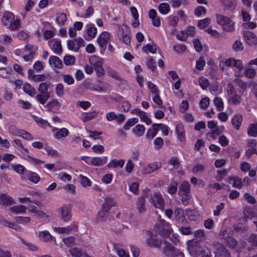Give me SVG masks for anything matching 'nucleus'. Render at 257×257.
<instances>
[{
	"instance_id": "4468645a",
	"label": "nucleus",
	"mask_w": 257,
	"mask_h": 257,
	"mask_svg": "<svg viewBox=\"0 0 257 257\" xmlns=\"http://www.w3.org/2000/svg\"><path fill=\"white\" fill-rule=\"evenodd\" d=\"M151 200L152 203L156 208L161 210L164 209V201L160 193H155L152 196Z\"/></svg>"
},
{
	"instance_id": "20e7f679",
	"label": "nucleus",
	"mask_w": 257,
	"mask_h": 257,
	"mask_svg": "<svg viewBox=\"0 0 257 257\" xmlns=\"http://www.w3.org/2000/svg\"><path fill=\"white\" fill-rule=\"evenodd\" d=\"M89 63L93 66L98 77H101L104 74L103 68V59L98 56L92 55L89 58Z\"/></svg>"
},
{
	"instance_id": "2f4dec72",
	"label": "nucleus",
	"mask_w": 257,
	"mask_h": 257,
	"mask_svg": "<svg viewBox=\"0 0 257 257\" xmlns=\"http://www.w3.org/2000/svg\"><path fill=\"white\" fill-rule=\"evenodd\" d=\"M27 207L22 205H18L11 207L9 210L15 214H23L26 213Z\"/></svg>"
},
{
	"instance_id": "c756f323",
	"label": "nucleus",
	"mask_w": 257,
	"mask_h": 257,
	"mask_svg": "<svg viewBox=\"0 0 257 257\" xmlns=\"http://www.w3.org/2000/svg\"><path fill=\"white\" fill-rule=\"evenodd\" d=\"M132 132L135 136L140 137L144 135L145 127L143 125L138 124L133 128Z\"/></svg>"
},
{
	"instance_id": "864d4df0",
	"label": "nucleus",
	"mask_w": 257,
	"mask_h": 257,
	"mask_svg": "<svg viewBox=\"0 0 257 257\" xmlns=\"http://www.w3.org/2000/svg\"><path fill=\"white\" fill-rule=\"evenodd\" d=\"M199 86L203 89H205L209 86L208 80L204 76H200L198 79Z\"/></svg>"
},
{
	"instance_id": "3c124183",
	"label": "nucleus",
	"mask_w": 257,
	"mask_h": 257,
	"mask_svg": "<svg viewBox=\"0 0 257 257\" xmlns=\"http://www.w3.org/2000/svg\"><path fill=\"white\" fill-rule=\"evenodd\" d=\"M108 211H105L103 208L98 212L97 220L98 221H105L108 217Z\"/></svg>"
},
{
	"instance_id": "f03ea898",
	"label": "nucleus",
	"mask_w": 257,
	"mask_h": 257,
	"mask_svg": "<svg viewBox=\"0 0 257 257\" xmlns=\"http://www.w3.org/2000/svg\"><path fill=\"white\" fill-rule=\"evenodd\" d=\"M3 25L12 31L18 30L20 28V21L16 18L10 12H5L1 19Z\"/></svg>"
},
{
	"instance_id": "ddd939ff",
	"label": "nucleus",
	"mask_w": 257,
	"mask_h": 257,
	"mask_svg": "<svg viewBox=\"0 0 257 257\" xmlns=\"http://www.w3.org/2000/svg\"><path fill=\"white\" fill-rule=\"evenodd\" d=\"M62 219L65 222L70 220L72 217L71 207L69 205H63L59 209Z\"/></svg>"
},
{
	"instance_id": "f704fd0d",
	"label": "nucleus",
	"mask_w": 257,
	"mask_h": 257,
	"mask_svg": "<svg viewBox=\"0 0 257 257\" xmlns=\"http://www.w3.org/2000/svg\"><path fill=\"white\" fill-rule=\"evenodd\" d=\"M209 250L208 248L198 247L196 254V257H209Z\"/></svg>"
},
{
	"instance_id": "09e8293b",
	"label": "nucleus",
	"mask_w": 257,
	"mask_h": 257,
	"mask_svg": "<svg viewBox=\"0 0 257 257\" xmlns=\"http://www.w3.org/2000/svg\"><path fill=\"white\" fill-rule=\"evenodd\" d=\"M50 97V94H37L36 96V99L39 101L41 104H45L47 100Z\"/></svg>"
},
{
	"instance_id": "b1692460",
	"label": "nucleus",
	"mask_w": 257,
	"mask_h": 257,
	"mask_svg": "<svg viewBox=\"0 0 257 257\" xmlns=\"http://www.w3.org/2000/svg\"><path fill=\"white\" fill-rule=\"evenodd\" d=\"M149 16L152 20V24L154 26L158 27L161 25L160 18L157 16V14L155 10L151 9L149 12Z\"/></svg>"
},
{
	"instance_id": "5fc2aeb1",
	"label": "nucleus",
	"mask_w": 257,
	"mask_h": 257,
	"mask_svg": "<svg viewBox=\"0 0 257 257\" xmlns=\"http://www.w3.org/2000/svg\"><path fill=\"white\" fill-rule=\"evenodd\" d=\"M95 113L94 112H85L81 115V119L85 122L93 118L95 116Z\"/></svg>"
},
{
	"instance_id": "6ab92c4d",
	"label": "nucleus",
	"mask_w": 257,
	"mask_h": 257,
	"mask_svg": "<svg viewBox=\"0 0 257 257\" xmlns=\"http://www.w3.org/2000/svg\"><path fill=\"white\" fill-rule=\"evenodd\" d=\"M243 37L246 43L248 45H254L257 44V37L252 32H244L243 33Z\"/></svg>"
},
{
	"instance_id": "2eb2a0df",
	"label": "nucleus",
	"mask_w": 257,
	"mask_h": 257,
	"mask_svg": "<svg viewBox=\"0 0 257 257\" xmlns=\"http://www.w3.org/2000/svg\"><path fill=\"white\" fill-rule=\"evenodd\" d=\"M48 45L51 50L55 54H59L62 52L61 40L59 39H53L48 42Z\"/></svg>"
},
{
	"instance_id": "4d7b16f0",
	"label": "nucleus",
	"mask_w": 257,
	"mask_h": 257,
	"mask_svg": "<svg viewBox=\"0 0 257 257\" xmlns=\"http://www.w3.org/2000/svg\"><path fill=\"white\" fill-rule=\"evenodd\" d=\"M232 48L235 52L241 51L244 48L242 42L238 40H236L233 43Z\"/></svg>"
},
{
	"instance_id": "bb28decb",
	"label": "nucleus",
	"mask_w": 257,
	"mask_h": 257,
	"mask_svg": "<svg viewBox=\"0 0 257 257\" xmlns=\"http://www.w3.org/2000/svg\"><path fill=\"white\" fill-rule=\"evenodd\" d=\"M159 130V124L157 123L153 124L151 128H150L147 132V138L149 139H153L157 135V133Z\"/></svg>"
},
{
	"instance_id": "a211bd4d",
	"label": "nucleus",
	"mask_w": 257,
	"mask_h": 257,
	"mask_svg": "<svg viewBox=\"0 0 257 257\" xmlns=\"http://www.w3.org/2000/svg\"><path fill=\"white\" fill-rule=\"evenodd\" d=\"M36 50V48L31 45H26L23 50L24 53H26V55L23 56L24 59L26 61H31Z\"/></svg>"
},
{
	"instance_id": "f257e3e1",
	"label": "nucleus",
	"mask_w": 257,
	"mask_h": 257,
	"mask_svg": "<svg viewBox=\"0 0 257 257\" xmlns=\"http://www.w3.org/2000/svg\"><path fill=\"white\" fill-rule=\"evenodd\" d=\"M158 231L163 236H167L174 244L179 242V235L174 233L171 225L164 219H161L159 223Z\"/></svg>"
},
{
	"instance_id": "6e6552de",
	"label": "nucleus",
	"mask_w": 257,
	"mask_h": 257,
	"mask_svg": "<svg viewBox=\"0 0 257 257\" xmlns=\"http://www.w3.org/2000/svg\"><path fill=\"white\" fill-rule=\"evenodd\" d=\"M147 245L152 248H160L163 244V240L158 238L156 233L149 232L146 238Z\"/></svg>"
},
{
	"instance_id": "de8ad7c7",
	"label": "nucleus",
	"mask_w": 257,
	"mask_h": 257,
	"mask_svg": "<svg viewBox=\"0 0 257 257\" xmlns=\"http://www.w3.org/2000/svg\"><path fill=\"white\" fill-rule=\"evenodd\" d=\"M138 118L136 117H133L129 118L123 126V128L125 130H129L132 126L134 125L138 122Z\"/></svg>"
},
{
	"instance_id": "c9c22d12",
	"label": "nucleus",
	"mask_w": 257,
	"mask_h": 257,
	"mask_svg": "<svg viewBox=\"0 0 257 257\" xmlns=\"http://www.w3.org/2000/svg\"><path fill=\"white\" fill-rule=\"evenodd\" d=\"M186 215L191 221L196 220L198 216V212L195 209H188L186 210Z\"/></svg>"
},
{
	"instance_id": "5701e85b",
	"label": "nucleus",
	"mask_w": 257,
	"mask_h": 257,
	"mask_svg": "<svg viewBox=\"0 0 257 257\" xmlns=\"http://www.w3.org/2000/svg\"><path fill=\"white\" fill-rule=\"evenodd\" d=\"M49 63L50 65L53 67L56 70L57 69H60L63 66V63L61 60L55 56H51L49 59Z\"/></svg>"
},
{
	"instance_id": "473e14b6",
	"label": "nucleus",
	"mask_w": 257,
	"mask_h": 257,
	"mask_svg": "<svg viewBox=\"0 0 257 257\" xmlns=\"http://www.w3.org/2000/svg\"><path fill=\"white\" fill-rule=\"evenodd\" d=\"M215 257H229V254L226 249L222 245H220L215 252Z\"/></svg>"
},
{
	"instance_id": "412c9836",
	"label": "nucleus",
	"mask_w": 257,
	"mask_h": 257,
	"mask_svg": "<svg viewBox=\"0 0 257 257\" xmlns=\"http://www.w3.org/2000/svg\"><path fill=\"white\" fill-rule=\"evenodd\" d=\"M54 137L57 140L67 137L69 135V131L65 127L58 128L54 127L52 129Z\"/></svg>"
},
{
	"instance_id": "cd10ccee",
	"label": "nucleus",
	"mask_w": 257,
	"mask_h": 257,
	"mask_svg": "<svg viewBox=\"0 0 257 257\" xmlns=\"http://www.w3.org/2000/svg\"><path fill=\"white\" fill-rule=\"evenodd\" d=\"M124 160L116 159L111 160L107 164L108 168H122L124 165Z\"/></svg>"
},
{
	"instance_id": "37998d69",
	"label": "nucleus",
	"mask_w": 257,
	"mask_h": 257,
	"mask_svg": "<svg viewBox=\"0 0 257 257\" xmlns=\"http://www.w3.org/2000/svg\"><path fill=\"white\" fill-rule=\"evenodd\" d=\"M213 103L218 111H221L223 110V101L221 98L215 97L213 100Z\"/></svg>"
},
{
	"instance_id": "7c9ffc66",
	"label": "nucleus",
	"mask_w": 257,
	"mask_h": 257,
	"mask_svg": "<svg viewBox=\"0 0 257 257\" xmlns=\"http://www.w3.org/2000/svg\"><path fill=\"white\" fill-rule=\"evenodd\" d=\"M67 21V16L64 13H57L56 15V23L59 26H62L65 25Z\"/></svg>"
},
{
	"instance_id": "4be33fe9",
	"label": "nucleus",
	"mask_w": 257,
	"mask_h": 257,
	"mask_svg": "<svg viewBox=\"0 0 257 257\" xmlns=\"http://www.w3.org/2000/svg\"><path fill=\"white\" fill-rule=\"evenodd\" d=\"M175 132L177 135V139L181 142L184 143L185 142V132L184 125L181 123H178L175 128Z\"/></svg>"
},
{
	"instance_id": "58836bf2",
	"label": "nucleus",
	"mask_w": 257,
	"mask_h": 257,
	"mask_svg": "<svg viewBox=\"0 0 257 257\" xmlns=\"http://www.w3.org/2000/svg\"><path fill=\"white\" fill-rule=\"evenodd\" d=\"M174 214L177 220L182 222L186 221L185 217L184 215V211L182 209L180 208L176 209L174 211Z\"/></svg>"
},
{
	"instance_id": "aec40b11",
	"label": "nucleus",
	"mask_w": 257,
	"mask_h": 257,
	"mask_svg": "<svg viewBox=\"0 0 257 257\" xmlns=\"http://www.w3.org/2000/svg\"><path fill=\"white\" fill-rule=\"evenodd\" d=\"M60 107L61 103L56 99L49 101L45 106L48 111L53 112H58L59 110Z\"/></svg>"
},
{
	"instance_id": "9d476101",
	"label": "nucleus",
	"mask_w": 257,
	"mask_h": 257,
	"mask_svg": "<svg viewBox=\"0 0 257 257\" xmlns=\"http://www.w3.org/2000/svg\"><path fill=\"white\" fill-rule=\"evenodd\" d=\"M107 161V157L106 156L95 157L93 158L87 157L85 162L89 165L100 166L105 164Z\"/></svg>"
},
{
	"instance_id": "680f3d73",
	"label": "nucleus",
	"mask_w": 257,
	"mask_h": 257,
	"mask_svg": "<svg viewBox=\"0 0 257 257\" xmlns=\"http://www.w3.org/2000/svg\"><path fill=\"white\" fill-rule=\"evenodd\" d=\"M67 47L68 49L77 52L78 51V46L76 44V43L74 40H68L67 41Z\"/></svg>"
},
{
	"instance_id": "72a5a7b5",
	"label": "nucleus",
	"mask_w": 257,
	"mask_h": 257,
	"mask_svg": "<svg viewBox=\"0 0 257 257\" xmlns=\"http://www.w3.org/2000/svg\"><path fill=\"white\" fill-rule=\"evenodd\" d=\"M13 203L14 200L9 195L5 194L0 195V204L10 205Z\"/></svg>"
},
{
	"instance_id": "393cba45",
	"label": "nucleus",
	"mask_w": 257,
	"mask_h": 257,
	"mask_svg": "<svg viewBox=\"0 0 257 257\" xmlns=\"http://www.w3.org/2000/svg\"><path fill=\"white\" fill-rule=\"evenodd\" d=\"M242 121V115L239 113L235 114L231 119V124L233 127L236 130L240 128Z\"/></svg>"
},
{
	"instance_id": "a878e982",
	"label": "nucleus",
	"mask_w": 257,
	"mask_h": 257,
	"mask_svg": "<svg viewBox=\"0 0 257 257\" xmlns=\"http://www.w3.org/2000/svg\"><path fill=\"white\" fill-rule=\"evenodd\" d=\"M117 205V202L111 198H106L104 202L102 204V208L105 211H109L112 207Z\"/></svg>"
},
{
	"instance_id": "79ce46f5",
	"label": "nucleus",
	"mask_w": 257,
	"mask_h": 257,
	"mask_svg": "<svg viewBox=\"0 0 257 257\" xmlns=\"http://www.w3.org/2000/svg\"><path fill=\"white\" fill-rule=\"evenodd\" d=\"M228 181L230 182L231 181H233L232 186L233 187L237 188H241L242 186V182L241 179L238 177H228Z\"/></svg>"
},
{
	"instance_id": "0e129e2a",
	"label": "nucleus",
	"mask_w": 257,
	"mask_h": 257,
	"mask_svg": "<svg viewBox=\"0 0 257 257\" xmlns=\"http://www.w3.org/2000/svg\"><path fill=\"white\" fill-rule=\"evenodd\" d=\"M152 99L153 102L156 105H157L159 107L162 108L164 107L162 100L160 98L158 93H156L155 94H154L152 97Z\"/></svg>"
},
{
	"instance_id": "774afa93",
	"label": "nucleus",
	"mask_w": 257,
	"mask_h": 257,
	"mask_svg": "<svg viewBox=\"0 0 257 257\" xmlns=\"http://www.w3.org/2000/svg\"><path fill=\"white\" fill-rule=\"evenodd\" d=\"M56 93L58 97L63 96L64 94V86L61 83L56 85L55 87Z\"/></svg>"
},
{
	"instance_id": "13d9d810",
	"label": "nucleus",
	"mask_w": 257,
	"mask_h": 257,
	"mask_svg": "<svg viewBox=\"0 0 257 257\" xmlns=\"http://www.w3.org/2000/svg\"><path fill=\"white\" fill-rule=\"evenodd\" d=\"M79 178L80 183L83 187H87L91 186V182L87 177L80 175L79 176Z\"/></svg>"
},
{
	"instance_id": "8fccbe9b",
	"label": "nucleus",
	"mask_w": 257,
	"mask_h": 257,
	"mask_svg": "<svg viewBox=\"0 0 257 257\" xmlns=\"http://www.w3.org/2000/svg\"><path fill=\"white\" fill-rule=\"evenodd\" d=\"M145 197H141L138 198L137 202V208L140 212H143L145 211Z\"/></svg>"
},
{
	"instance_id": "49530a36",
	"label": "nucleus",
	"mask_w": 257,
	"mask_h": 257,
	"mask_svg": "<svg viewBox=\"0 0 257 257\" xmlns=\"http://www.w3.org/2000/svg\"><path fill=\"white\" fill-rule=\"evenodd\" d=\"M57 179L63 182H69L71 180L72 177L70 175L62 172L57 174Z\"/></svg>"
},
{
	"instance_id": "a18cd8bd",
	"label": "nucleus",
	"mask_w": 257,
	"mask_h": 257,
	"mask_svg": "<svg viewBox=\"0 0 257 257\" xmlns=\"http://www.w3.org/2000/svg\"><path fill=\"white\" fill-rule=\"evenodd\" d=\"M195 237L200 241L205 240L206 239V234L205 231L203 229H198L193 232Z\"/></svg>"
},
{
	"instance_id": "423d86ee",
	"label": "nucleus",
	"mask_w": 257,
	"mask_h": 257,
	"mask_svg": "<svg viewBox=\"0 0 257 257\" xmlns=\"http://www.w3.org/2000/svg\"><path fill=\"white\" fill-rule=\"evenodd\" d=\"M227 92L229 103L238 105L240 103L242 94L237 93L232 84H228Z\"/></svg>"
},
{
	"instance_id": "6e6d98bb",
	"label": "nucleus",
	"mask_w": 257,
	"mask_h": 257,
	"mask_svg": "<svg viewBox=\"0 0 257 257\" xmlns=\"http://www.w3.org/2000/svg\"><path fill=\"white\" fill-rule=\"evenodd\" d=\"M35 120L37 124L41 127H46L51 126L47 120L43 119L41 117H36Z\"/></svg>"
},
{
	"instance_id": "f8f14e48",
	"label": "nucleus",
	"mask_w": 257,
	"mask_h": 257,
	"mask_svg": "<svg viewBox=\"0 0 257 257\" xmlns=\"http://www.w3.org/2000/svg\"><path fill=\"white\" fill-rule=\"evenodd\" d=\"M110 34L106 31L102 32L97 37L96 41L99 46L105 49L110 38Z\"/></svg>"
},
{
	"instance_id": "1a4fd4ad",
	"label": "nucleus",
	"mask_w": 257,
	"mask_h": 257,
	"mask_svg": "<svg viewBox=\"0 0 257 257\" xmlns=\"http://www.w3.org/2000/svg\"><path fill=\"white\" fill-rule=\"evenodd\" d=\"M84 32L85 39L87 41H90L96 37L97 29L94 24L90 23L85 26Z\"/></svg>"
},
{
	"instance_id": "f3484780",
	"label": "nucleus",
	"mask_w": 257,
	"mask_h": 257,
	"mask_svg": "<svg viewBox=\"0 0 257 257\" xmlns=\"http://www.w3.org/2000/svg\"><path fill=\"white\" fill-rule=\"evenodd\" d=\"M23 179H27L33 183L36 184L40 180V177L36 172L30 170H26Z\"/></svg>"
},
{
	"instance_id": "7ed1b4c3",
	"label": "nucleus",
	"mask_w": 257,
	"mask_h": 257,
	"mask_svg": "<svg viewBox=\"0 0 257 257\" xmlns=\"http://www.w3.org/2000/svg\"><path fill=\"white\" fill-rule=\"evenodd\" d=\"M219 67L224 72H227V67H235L239 72L237 75V76H239L240 72L243 69V63L242 61L240 59L229 58L225 59L224 61H220L219 62Z\"/></svg>"
},
{
	"instance_id": "bf43d9fd",
	"label": "nucleus",
	"mask_w": 257,
	"mask_h": 257,
	"mask_svg": "<svg viewBox=\"0 0 257 257\" xmlns=\"http://www.w3.org/2000/svg\"><path fill=\"white\" fill-rule=\"evenodd\" d=\"M64 62L66 65H72L74 64L75 58L72 55H66L64 57Z\"/></svg>"
},
{
	"instance_id": "39448f33",
	"label": "nucleus",
	"mask_w": 257,
	"mask_h": 257,
	"mask_svg": "<svg viewBox=\"0 0 257 257\" xmlns=\"http://www.w3.org/2000/svg\"><path fill=\"white\" fill-rule=\"evenodd\" d=\"M217 23L222 27L225 32H232L234 30V22L230 18L220 14L216 15Z\"/></svg>"
},
{
	"instance_id": "4c0bfd02",
	"label": "nucleus",
	"mask_w": 257,
	"mask_h": 257,
	"mask_svg": "<svg viewBox=\"0 0 257 257\" xmlns=\"http://www.w3.org/2000/svg\"><path fill=\"white\" fill-rule=\"evenodd\" d=\"M142 50L145 53L155 54L157 51V46L153 43L146 44L142 47Z\"/></svg>"
},
{
	"instance_id": "9b49d317",
	"label": "nucleus",
	"mask_w": 257,
	"mask_h": 257,
	"mask_svg": "<svg viewBox=\"0 0 257 257\" xmlns=\"http://www.w3.org/2000/svg\"><path fill=\"white\" fill-rule=\"evenodd\" d=\"M162 166L161 162H153L148 164L147 165L143 167L141 169V172L142 174H149L155 171L158 170Z\"/></svg>"
},
{
	"instance_id": "dca6fc26",
	"label": "nucleus",
	"mask_w": 257,
	"mask_h": 257,
	"mask_svg": "<svg viewBox=\"0 0 257 257\" xmlns=\"http://www.w3.org/2000/svg\"><path fill=\"white\" fill-rule=\"evenodd\" d=\"M37 236L41 241L50 242L52 241L56 242L55 237L53 236L48 230L40 231L37 232Z\"/></svg>"
},
{
	"instance_id": "ea45409f",
	"label": "nucleus",
	"mask_w": 257,
	"mask_h": 257,
	"mask_svg": "<svg viewBox=\"0 0 257 257\" xmlns=\"http://www.w3.org/2000/svg\"><path fill=\"white\" fill-rule=\"evenodd\" d=\"M23 90L25 92L32 96L36 94V90L29 83H25L23 87Z\"/></svg>"
},
{
	"instance_id": "052dcab7",
	"label": "nucleus",
	"mask_w": 257,
	"mask_h": 257,
	"mask_svg": "<svg viewBox=\"0 0 257 257\" xmlns=\"http://www.w3.org/2000/svg\"><path fill=\"white\" fill-rule=\"evenodd\" d=\"M22 130H19L17 126L14 125H11L9 127L8 131L9 133L12 135L19 137L20 134Z\"/></svg>"
},
{
	"instance_id": "e2e57ef3",
	"label": "nucleus",
	"mask_w": 257,
	"mask_h": 257,
	"mask_svg": "<svg viewBox=\"0 0 257 257\" xmlns=\"http://www.w3.org/2000/svg\"><path fill=\"white\" fill-rule=\"evenodd\" d=\"M25 159L27 160L30 163L35 165H40L44 163V162L41 160L33 158V157L29 155H27L26 156Z\"/></svg>"
},
{
	"instance_id": "c85d7f7f",
	"label": "nucleus",
	"mask_w": 257,
	"mask_h": 257,
	"mask_svg": "<svg viewBox=\"0 0 257 257\" xmlns=\"http://www.w3.org/2000/svg\"><path fill=\"white\" fill-rule=\"evenodd\" d=\"M76 227L75 224L71 225L65 227H53V230L58 233H68L71 230Z\"/></svg>"
},
{
	"instance_id": "69168bd1",
	"label": "nucleus",
	"mask_w": 257,
	"mask_h": 257,
	"mask_svg": "<svg viewBox=\"0 0 257 257\" xmlns=\"http://www.w3.org/2000/svg\"><path fill=\"white\" fill-rule=\"evenodd\" d=\"M139 183L138 182H133L129 185L128 189L133 193L137 194L139 192Z\"/></svg>"
},
{
	"instance_id": "c03bdc74",
	"label": "nucleus",
	"mask_w": 257,
	"mask_h": 257,
	"mask_svg": "<svg viewBox=\"0 0 257 257\" xmlns=\"http://www.w3.org/2000/svg\"><path fill=\"white\" fill-rule=\"evenodd\" d=\"M247 135L250 137H255L257 136V124L251 123L247 128Z\"/></svg>"
},
{
	"instance_id": "e433bc0d",
	"label": "nucleus",
	"mask_w": 257,
	"mask_h": 257,
	"mask_svg": "<svg viewBox=\"0 0 257 257\" xmlns=\"http://www.w3.org/2000/svg\"><path fill=\"white\" fill-rule=\"evenodd\" d=\"M158 10L161 14L167 15L170 11V7L168 3H163L159 5Z\"/></svg>"
},
{
	"instance_id": "0eeeda50",
	"label": "nucleus",
	"mask_w": 257,
	"mask_h": 257,
	"mask_svg": "<svg viewBox=\"0 0 257 257\" xmlns=\"http://www.w3.org/2000/svg\"><path fill=\"white\" fill-rule=\"evenodd\" d=\"M163 243V252L167 256L171 257H184V254L180 250L175 249L173 245L169 242L164 240Z\"/></svg>"
},
{
	"instance_id": "a19ab883",
	"label": "nucleus",
	"mask_w": 257,
	"mask_h": 257,
	"mask_svg": "<svg viewBox=\"0 0 257 257\" xmlns=\"http://www.w3.org/2000/svg\"><path fill=\"white\" fill-rule=\"evenodd\" d=\"M179 194L182 197L181 201L182 203L184 205H186L187 204V200L190 197L189 191H183L179 189Z\"/></svg>"
},
{
	"instance_id": "338daca9",
	"label": "nucleus",
	"mask_w": 257,
	"mask_h": 257,
	"mask_svg": "<svg viewBox=\"0 0 257 257\" xmlns=\"http://www.w3.org/2000/svg\"><path fill=\"white\" fill-rule=\"evenodd\" d=\"M227 173V170H218L215 176L216 180L218 181H221Z\"/></svg>"
},
{
	"instance_id": "603ef678",
	"label": "nucleus",
	"mask_w": 257,
	"mask_h": 257,
	"mask_svg": "<svg viewBox=\"0 0 257 257\" xmlns=\"http://www.w3.org/2000/svg\"><path fill=\"white\" fill-rule=\"evenodd\" d=\"M210 22L211 19L208 18L200 20L198 22L197 26L200 29H203L210 24Z\"/></svg>"
}]
</instances>
